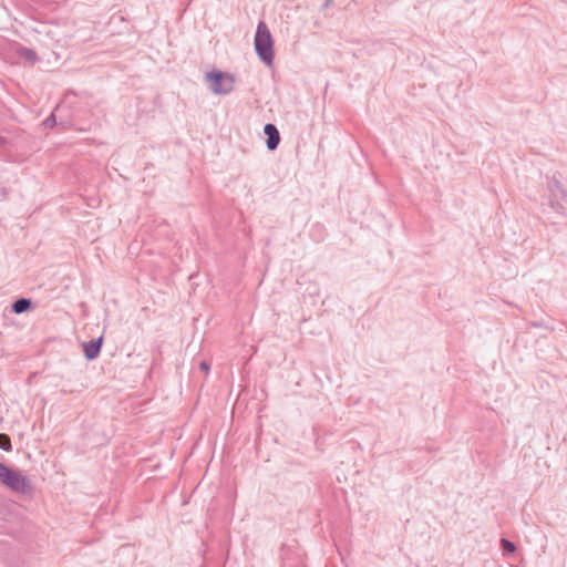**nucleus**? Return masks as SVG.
I'll return each instance as SVG.
<instances>
[{"label":"nucleus","instance_id":"1","mask_svg":"<svg viewBox=\"0 0 567 567\" xmlns=\"http://www.w3.org/2000/svg\"><path fill=\"white\" fill-rule=\"evenodd\" d=\"M255 51L258 58L266 64L274 63V40L267 24L259 21L255 34Z\"/></svg>","mask_w":567,"mask_h":567},{"label":"nucleus","instance_id":"2","mask_svg":"<svg viewBox=\"0 0 567 567\" xmlns=\"http://www.w3.org/2000/svg\"><path fill=\"white\" fill-rule=\"evenodd\" d=\"M0 482L13 492L28 495L32 492L30 480L20 472L0 463Z\"/></svg>","mask_w":567,"mask_h":567},{"label":"nucleus","instance_id":"3","mask_svg":"<svg viewBox=\"0 0 567 567\" xmlns=\"http://www.w3.org/2000/svg\"><path fill=\"white\" fill-rule=\"evenodd\" d=\"M206 82L209 83V89L214 94L227 95L234 91L235 75L229 72L213 70L205 74Z\"/></svg>","mask_w":567,"mask_h":567},{"label":"nucleus","instance_id":"4","mask_svg":"<svg viewBox=\"0 0 567 567\" xmlns=\"http://www.w3.org/2000/svg\"><path fill=\"white\" fill-rule=\"evenodd\" d=\"M264 133L267 136L266 145L269 151H274L280 143V134L275 124L267 123L264 127Z\"/></svg>","mask_w":567,"mask_h":567},{"label":"nucleus","instance_id":"5","mask_svg":"<svg viewBox=\"0 0 567 567\" xmlns=\"http://www.w3.org/2000/svg\"><path fill=\"white\" fill-rule=\"evenodd\" d=\"M103 344V337L90 340L83 343V351L85 358L91 361L94 360L101 352Z\"/></svg>","mask_w":567,"mask_h":567},{"label":"nucleus","instance_id":"6","mask_svg":"<svg viewBox=\"0 0 567 567\" xmlns=\"http://www.w3.org/2000/svg\"><path fill=\"white\" fill-rule=\"evenodd\" d=\"M31 308L32 301L28 298H19L11 306L12 311L17 315L23 313L30 310Z\"/></svg>","mask_w":567,"mask_h":567},{"label":"nucleus","instance_id":"7","mask_svg":"<svg viewBox=\"0 0 567 567\" xmlns=\"http://www.w3.org/2000/svg\"><path fill=\"white\" fill-rule=\"evenodd\" d=\"M17 52L20 58L27 60L31 64L35 63L39 59L37 52L29 48H19Z\"/></svg>","mask_w":567,"mask_h":567},{"label":"nucleus","instance_id":"8","mask_svg":"<svg viewBox=\"0 0 567 567\" xmlns=\"http://www.w3.org/2000/svg\"><path fill=\"white\" fill-rule=\"evenodd\" d=\"M548 188H549V190L551 193V196L555 197V198L564 197L565 196V192L563 189V186H561L560 182L557 181L556 178H553L551 181H549Z\"/></svg>","mask_w":567,"mask_h":567},{"label":"nucleus","instance_id":"9","mask_svg":"<svg viewBox=\"0 0 567 567\" xmlns=\"http://www.w3.org/2000/svg\"><path fill=\"white\" fill-rule=\"evenodd\" d=\"M501 547L503 549L504 555L513 554L516 551L515 544L507 538L501 539Z\"/></svg>","mask_w":567,"mask_h":567},{"label":"nucleus","instance_id":"10","mask_svg":"<svg viewBox=\"0 0 567 567\" xmlns=\"http://www.w3.org/2000/svg\"><path fill=\"white\" fill-rule=\"evenodd\" d=\"M0 449L6 452H10L12 450L10 436L6 433H0Z\"/></svg>","mask_w":567,"mask_h":567},{"label":"nucleus","instance_id":"11","mask_svg":"<svg viewBox=\"0 0 567 567\" xmlns=\"http://www.w3.org/2000/svg\"><path fill=\"white\" fill-rule=\"evenodd\" d=\"M56 124V118L54 113H51L42 123L44 127H53Z\"/></svg>","mask_w":567,"mask_h":567},{"label":"nucleus","instance_id":"12","mask_svg":"<svg viewBox=\"0 0 567 567\" xmlns=\"http://www.w3.org/2000/svg\"><path fill=\"white\" fill-rule=\"evenodd\" d=\"M199 368L202 371H204L205 373H208L209 372V364L206 362V361H202L199 363Z\"/></svg>","mask_w":567,"mask_h":567},{"label":"nucleus","instance_id":"13","mask_svg":"<svg viewBox=\"0 0 567 567\" xmlns=\"http://www.w3.org/2000/svg\"><path fill=\"white\" fill-rule=\"evenodd\" d=\"M332 3H333V0H326V1L322 3V9H327V8H329Z\"/></svg>","mask_w":567,"mask_h":567},{"label":"nucleus","instance_id":"14","mask_svg":"<svg viewBox=\"0 0 567 567\" xmlns=\"http://www.w3.org/2000/svg\"><path fill=\"white\" fill-rule=\"evenodd\" d=\"M8 144V140L0 135V146L3 147Z\"/></svg>","mask_w":567,"mask_h":567}]
</instances>
